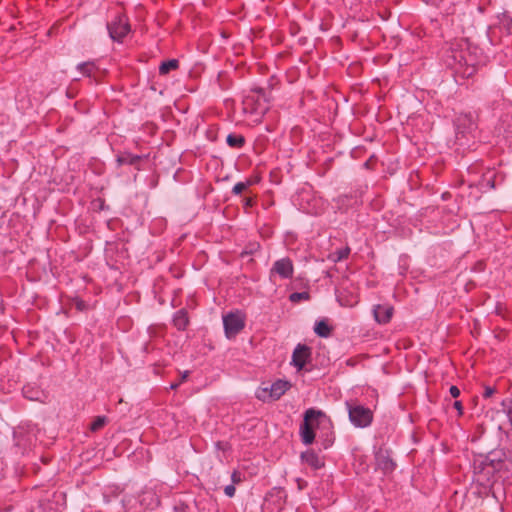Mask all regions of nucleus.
Instances as JSON below:
<instances>
[{
	"label": "nucleus",
	"instance_id": "f257e3e1",
	"mask_svg": "<svg viewBox=\"0 0 512 512\" xmlns=\"http://www.w3.org/2000/svg\"><path fill=\"white\" fill-rule=\"evenodd\" d=\"M443 61L455 76L462 79L470 78L476 73V59L470 53L465 40L451 43L443 54Z\"/></svg>",
	"mask_w": 512,
	"mask_h": 512
},
{
	"label": "nucleus",
	"instance_id": "f03ea898",
	"mask_svg": "<svg viewBox=\"0 0 512 512\" xmlns=\"http://www.w3.org/2000/svg\"><path fill=\"white\" fill-rule=\"evenodd\" d=\"M322 419L330 422L326 414L321 410L309 408L304 413L303 423L300 426V435L302 442L310 445L315 440V428L319 426Z\"/></svg>",
	"mask_w": 512,
	"mask_h": 512
},
{
	"label": "nucleus",
	"instance_id": "7ed1b4c3",
	"mask_svg": "<svg viewBox=\"0 0 512 512\" xmlns=\"http://www.w3.org/2000/svg\"><path fill=\"white\" fill-rule=\"evenodd\" d=\"M349 420L355 427L365 428L373 422V411L357 402H346Z\"/></svg>",
	"mask_w": 512,
	"mask_h": 512
},
{
	"label": "nucleus",
	"instance_id": "20e7f679",
	"mask_svg": "<svg viewBox=\"0 0 512 512\" xmlns=\"http://www.w3.org/2000/svg\"><path fill=\"white\" fill-rule=\"evenodd\" d=\"M107 30L113 41L122 43L123 39L131 31L128 16L124 13H118L110 22L107 23Z\"/></svg>",
	"mask_w": 512,
	"mask_h": 512
},
{
	"label": "nucleus",
	"instance_id": "39448f33",
	"mask_svg": "<svg viewBox=\"0 0 512 512\" xmlns=\"http://www.w3.org/2000/svg\"><path fill=\"white\" fill-rule=\"evenodd\" d=\"M245 314L239 310L223 316L224 332L228 339L235 338L245 328Z\"/></svg>",
	"mask_w": 512,
	"mask_h": 512
},
{
	"label": "nucleus",
	"instance_id": "423d86ee",
	"mask_svg": "<svg viewBox=\"0 0 512 512\" xmlns=\"http://www.w3.org/2000/svg\"><path fill=\"white\" fill-rule=\"evenodd\" d=\"M503 460L502 454L497 452L489 453L478 466H475L476 473L489 480L495 472L499 471L502 467Z\"/></svg>",
	"mask_w": 512,
	"mask_h": 512
},
{
	"label": "nucleus",
	"instance_id": "0eeeda50",
	"mask_svg": "<svg viewBox=\"0 0 512 512\" xmlns=\"http://www.w3.org/2000/svg\"><path fill=\"white\" fill-rule=\"evenodd\" d=\"M454 125L457 140L466 138L469 135L473 136V133L478 128L477 122L471 113L458 114L455 118Z\"/></svg>",
	"mask_w": 512,
	"mask_h": 512
},
{
	"label": "nucleus",
	"instance_id": "6e6552de",
	"mask_svg": "<svg viewBox=\"0 0 512 512\" xmlns=\"http://www.w3.org/2000/svg\"><path fill=\"white\" fill-rule=\"evenodd\" d=\"M375 464L376 468L385 475L393 473L397 466L392 457V451L383 447L375 452Z\"/></svg>",
	"mask_w": 512,
	"mask_h": 512
},
{
	"label": "nucleus",
	"instance_id": "1a4fd4ad",
	"mask_svg": "<svg viewBox=\"0 0 512 512\" xmlns=\"http://www.w3.org/2000/svg\"><path fill=\"white\" fill-rule=\"evenodd\" d=\"M261 101L266 102L263 88L255 87L250 90L243 100L244 110L250 113H257L261 108Z\"/></svg>",
	"mask_w": 512,
	"mask_h": 512
},
{
	"label": "nucleus",
	"instance_id": "9d476101",
	"mask_svg": "<svg viewBox=\"0 0 512 512\" xmlns=\"http://www.w3.org/2000/svg\"><path fill=\"white\" fill-rule=\"evenodd\" d=\"M294 274V265L289 257L281 258L274 262L270 269V279L278 275L281 279H290Z\"/></svg>",
	"mask_w": 512,
	"mask_h": 512
},
{
	"label": "nucleus",
	"instance_id": "9b49d317",
	"mask_svg": "<svg viewBox=\"0 0 512 512\" xmlns=\"http://www.w3.org/2000/svg\"><path fill=\"white\" fill-rule=\"evenodd\" d=\"M290 387L291 384L288 381L277 380L271 385L270 389H262V394L258 393L257 398L265 401L266 395H268L271 399L278 400L287 390H289Z\"/></svg>",
	"mask_w": 512,
	"mask_h": 512
},
{
	"label": "nucleus",
	"instance_id": "f8f14e48",
	"mask_svg": "<svg viewBox=\"0 0 512 512\" xmlns=\"http://www.w3.org/2000/svg\"><path fill=\"white\" fill-rule=\"evenodd\" d=\"M311 348L305 344H298L292 354V364L301 370L311 358Z\"/></svg>",
	"mask_w": 512,
	"mask_h": 512
},
{
	"label": "nucleus",
	"instance_id": "ddd939ff",
	"mask_svg": "<svg viewBox=\"0 0 512 512\" xmlns=\"http://www.w3.org/2000/svg\"><path fill=\"white\" fill-rule=\"evenodd\" d=\"M394 314V307L389 304H377L373 307V316L375 321L380 325L388 324Z\"/></svg>",
	"mask_w": 512,
	"mask_h": 512
},
{
	"label": "nucleus",
	"instance_id": "4468645a",
	"mask_svg": "<svg viewBox=\"0 0 512 512\" xmlns=\"http://www.w3.org/2000/svg\"><path fill=\"white\" fill-rule=\"evenodd\" d=\"M146 158V156L134 155L131 152L124 151L120 152L116 156L117 166L120 167L122 165H131L135 167L137 170H141V162Z\"/></svg>",
	"mask_w": 512,
	"mask_h": 512
},
{
	"label": "nucleus",
	"instance_id": "2eb2a0df",
	"mask_svg": "<svg viewBox=\"0 0 512 512\" xmlns=\"http://www.w3.org/2000/svg\"><path fill=\"white\" fill-rule=\"evenodd\" d=\"M77 70L82 73L83 76L92 78L95 82H98L100 69L94 61L78 64Z\"/></svg>",
	"mask_w": 512,
	"mask_h": 512
},
{
	"label": "nucleus",
	"instance_id": "dca6fc26",
	"mask_svg": "<svg viewBox=\"0 0 512 512\" xmlns=\"http://www.w3.org/2000/svg\"><path fill=\"white\" fill-rule=\"evenodd\" d=\"M172 324L178 331H185L190 324L188 311L185 308L178 310L173 316Z\"/></svg>",
	"mask_w": 512,
	"mask_h": 512
},
{
	"label": "nucleus",
	"instance_id": "f3484780",
	"mask_svg": "<svg viewBox=\"0 0 512 512\" xmlns=\"http://www.w3.org/2000/svg\"><path fill=\"white\" fill-rule=\"evenodd\" d=\"M301 459L311 468L317 470L324 467L323 459L314 450H307L301 454Z\"/></svg>",
	"mask_w": 512,
	"mask_h": 512
},
{
	"label": "nucleus",
	"instance_id": "a211bd4d",
	"mask_svg": "<svg viewBox=\"0 0 512 512\" xmlns=\"http://www.w3.org/2000/svg\"><path fill=\"white\" fill-rule=\"evenodd\" d=\"M333 327L328 323L327 319L317 321L314 326V332L322 338H327L332 334Z\"/></svg>",
	"mask_w": 512,
	"mask_h": 512
},
{
	"label": "nucleus",
	"instance_id": "6ab92c4d",
	"mask_svg": "<svg viewBox=\"0 0 512 512\" xmlns=\"http://www.w3.org/2000/svg\"><path fill=\"white\" fill-rule=\"evenodd\" d=\"M351 253V249L348 245H346L343 248L337 249L336 251L330 253L328 255V259L333 262L337 263L343 260H346Z\"/></svg>",
	"mask_w": 512,
	"mask_h": 512
},
{
	"label": "nucleus",
	"instance_id": "aec40b11",
	"mask_svg": "<svg viewBox=\"0 0 512 512\" xmlns=\"http://www.w3.org/2000/svg\"><path fill=\"white\" fill-rule=\"evenodd\" d=\"M226 142L231 148L240 149L245 145L246 140L241 134H229Z\"/></svg>",
	"mask_w": 512,
	"mask_h": 512
},
{
	"label": "nucleus",
	"instance_id": "412c9836",
	"mask_svg": "<svg viewBox=\"0 0 512 512\" xmlns=\"http://www.w3.org/2000/svg\"><path fill=\"white\" fill-rule=\"evenodd\" d=\"M179 68V61L177 59H170L163 61L159 66V74L167 75L170 71L177 70Z\"/></svg>",
	"mask_w": 512,
	"mask_h": 512
},
{
	"label": "nucleus",
	"instance_id": "4be33fe9",
	"mask_svg": "<svg viewBox=\"0 0 512 512\" xmlns=\"http://www.w3.org/2000/svg\"><path fill=\"white\" fill-rule=\"evenodd\" d=\"M255 183H257V180L252 178H248L244 182H238L232 188V193L235 195H239L244 191L248 190V188L254 185Z\"/></svg>",
	"mask_w": 512,
	"mask_h": 512
},
{
	"label": "nucleus",
	"instance_id": "5701e85b",
	"mask_svg": "<svg viewBox=\"0 0 512 512\" xmlns=\"http://www.w3.org/2000/svg\"><path fill=\"white\" fill-rule=\"evenodd\" d=\"M108 422V418L106 416H97L90 424V431L97 432L101 430Z\"/></svg>",
	"mask_w": 512,
	"mask_h": 512
},
{
	"label": "nucleus",
	"instance_id": "b1692460",
	"mask_svg": "<svg viewBox=\"0 0 512 512\" xmlns=\"http://www.w3.org/2000/svg\"><path fill=\"white\" fill-rule=\"evenodd\" d=\"M260 249V244L258 242H250L244 248V250L240 253V257L244 258L248 255H253Z\"/></svg>",
	"mask_w": 512,
	"mask_h": 512
},
{
	"label": "nucleus",
	"instance_id": "393cba45",
	"mask_svg": "<svg viewBox=\"0 0 512 512\" xmlns=\"http://www.w3.org/2000/svg\"><path fill=\"white\" fill-rule=\"evenodd\" d=\"M310 299V294L307 291L294 292L289 295V300L292 303H299L300 301H306Z\"/></svg>",
	"mask_w": 512,
	"mask_h": 512
},
{
	"label": "nucleus",
	"instance_id": "a878e982",
	"mask_svg": "<svg viewBox=\"0 0 512 512\" xmlns=\"http://www.w3.org/2000/svg\"><path fill=\"white\" fill-rule=\"evenodd\" d=\"M495 175L492 172H488L483 175V182L480 183L481 188H484L487 186L490 189L495 188V181H494Z\"/></svg>",
	"mask_w": 512,
	"mask_h": 512
},
{
	"label": "nucleus",
	"instance_id": "bb28decb",
	"mask_svg": "<svg viewBox=\"0 0 512 512\" xmlns=\"http://www.w3.org/2000/svg\"><path fill=\"white\" fill-rule=\"evenodd\" d=\"M23 392H24L25 397H27L28 399L39 400V394H40L39 390H34V389L30 388L29 386H25L23 388Z\"/></svg>",
	"mask_w": 512,
	"mask_h": 512
},
{
	"label": "nucleus",
	"instance_id": "cd10ccee",
	"mask_svg": "<svg viewBox=\"0 0 512 512\" xmlns=\"http://www.w3.org/2000/svg\"><path fill=\"white\" fill-rule=\"evenodd\" d=\"M500 21L503 27H505L508 33L510 34L512 31V18L507 14H503Z\"/></svg>",
	"mask_w": 512,
	"mask_h": 512
},
{
	"label": "nucleus",
	"instance_id": "c85d7f7f",
	"mask_svg": "<svg viewBox=\"0 0 512 512\" xmlns=\"http://www.w3.org/2000/svg\"><path fill=\"white\" fill-rule=\"evenodd\" d=\"M496 392H497L496 387H494V386H484L482 397L484 399H488V398L492 397Z\"/></svg>",
	"mask_w": 512,
	"mask_h": 512
},
{
	"label": "nucleus",
	"instance_id": "c756f323",
	"mask_svg": "<svg viewBox=\"0 0 512 512\" xmlns=\"http://www.w3.org/2000/svg\"><path fill=\"white\" fill-rule=\"evenodd\" d=\"M256 204V197H246L243 200V208L247 210Z\"/></svg>",
	"mask_w": 512,
	"mask_h": 512
},
{
	"label": "nucleus",
	"instance_id": "7c9ffc66",
	"mask_svg": "<svg viewBox=\"0 0 512 512\" xmlns=\"http://www.w3.org/2000/svg\"><path fill=\"white\" fill-rule=\"evenodd\" d=\"M224 492L225 494L228 496V497H233L235 495V492H236V488L234 485H227L225 488H224Z\"/></svg>",
	"mask_w": 512,
	"mask_h": 512
},
{
	"label": "nucleus",
	"instance_id": "2f4dec72",
	"mask_svg": "<svg viewBox=\"0 0 512 512\" xmlns=\"http://www.w3.org/2000/svg\"><path fill=\"white\" fill-rule=\"evenodd\" d=\"M449 392L453 398H457L460 395V390L457 386L452 385L449 389Z\"/></svg>",
	"mask_w": 512,
	"mask_h": 512
},
{
	"label": "nucleus",
	"instance_id": "473e14b6",
	"mask_svg": "<svg viewBox=\"0 0 512 512\" xmlns=\"http://www.w3.org/2000/svg\"><path fill=\"white\" fill-rule=\"evenodd\" d=\"M340 301V304L342 306H354L358 301L356 300V298H352L351 300H347V301H343L342 299L339 300Z\"/></svg>",
	"mask_w": 512,
	"mask_h": 512
},
{
	"label": "nucleus",
	"instance_id": "72a5a7b5",
	"mask_svg": "<svg viewBox=\"0 0 512 512\" xmlns=\"http://www.w3.org/2000/svg\"><path fill=\"white\" fill-rule=\"evenodd\" d=\"M453 406H454L455 409H457L459 411L460 414H462L463 406H462V402L461 401H455Z\"/></svg>",
	"mask_w": 512,
	"mask_h": 512
},
{
	"label": "nucleus",
	"instance_id": "f704fd0d",
	"mask_svg": "<svg viewBox=\"0 0 512 512\" xmlns=\"http://www.w3.org/2000/svg\"><path fill=\"white\" fill-rule=\"evenodd\" d=\"M423 1L426 2L427 4L437 5L438 3L442 2L443 0H423Z\"/></svg>",
	"mask_w": 512,
	"mask_h": 512
},
{
	"label": "nucleus",
	"instance_id": "c9c22d12",
	"mask_svg": "<svg viewBox=\"0 0 512 512\" xmlns=\"http://www.w3.org/2000/svg\"><path fill=\"white\" fill-rule=\"evenodd\" d=\"M189 376V371H185L182 375H181V378H180V383L184 382Z\"/></svg>",
	"mask_w": 512,
	"mask_h": 512
},
{
	"label": "nucleus",
	"instance_id": "e433bc0d",
	"mask_svg": "<svg viewBox=\"0 0 512 512\" xmlns=\"http://www.w3.org/2000/svg\"><path fill=\"white\" fill-rule=\"evenodd\" d=\"M180 384H181L180 382L172 383V384L170 385V388H171L172 390H175V389H177V388L179 387V385H180Z\"/></svg>",
	"mask_w": 512,
	"mask_h": 512
},
{
	"label": "nucleus",
	"instance_id": "4c0bfd02",
	"mask_svg": "<svg viewBox=\"0 0 512 512\" xmlns=\"http://www.w3.org/2000/svg\"><path fill=\"white\" fill-rule=\"evenodd\" d=\"M232 480H233V482H238V481L240 482V477L237 479V473L236 472H234L232 474Z\"/></svg>",
	"mask_w": 512,
	"mask_h": 512
},
{
	"label": "nucleus",
	"instance_id": "58836bf2",
	"mask_svg": "<svg viewBox=\"0 0 512 512\" xmlns=\"http://www.w3.org/2000/svg\"><path fill=\"white\" fill-rule=\"evenodd\" d=\"M84 305H85L84 301H79V302L77 303V308H78V309H82V308L84 307Z\"/></svg>",
	"mask_w": 512,
	"mask_h": 512
},
{
	"label": "nucleus",
	"instance_id": "ea45409f",
	"mask_svg": "<svg viewBox=\"0 0 512 512\" xmlns=\"http://www.w3.org/2000/svg\"><path fill=\"white\" fill-rule=\"evenodd\" d=\"M354 364H355V362H354V360H353V359H349V360L347 361V365H349V366H353Z\"/></svg>",
	"mask_w": 512,
	"mask_h": 512
}]
</instances>
